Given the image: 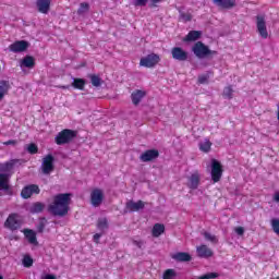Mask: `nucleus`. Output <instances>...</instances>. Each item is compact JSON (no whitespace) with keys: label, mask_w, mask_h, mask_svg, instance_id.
<instances>
[{"label":"nucleus","mask_w":279,"mask_h":279,"mask_svg":"<svg viewBox=\"0 0 279 279\" xmlns=\"http://www.w3.org/2000/svg\"><path fill=\"white\" fill-rule=\"evenodd\" d=\"M69 202H71L70 194H58L53 198V203L49 205L48 210L54 217H64L69 213Z\"/></svg>","instance_id":"1"},{"label":"nucleus","mask_w":279,"mask_h":279,"mask_svg":"<svg viewBox=\"0 0 279 279\" xmlns=\"http://www.w3.org/2000/svg\"><path fill=\"white\" fill-rule=\"evenodd\" d=\"M192 51L199 60H204V58H215L218 53L216 50H210V48L202 41L194 44Z\"/></svg>","instance_id":"2"},{"label":"nucleus","mask_w":279,"mask_h":279,"mask_svg":"<svg viewBox=\"0 0 279 279\" xmlns=\"http://www.w3.org/2000/svg\"><path fill=\"white\" fill-rule=\"evenodd\" d=\"M53 162H56V158L51 154L43 158L41 173H44V175H50L53 169H56Z\"/></svg>","instance_id":"3"},{"label":"nucleus","mask_w":279,"mask_h":279,"mask_svg":"<svg viewBox=\"0 0 279 279\" xmlns=\"http://www.w3.org/2000/svg\"><path fill=\"white\" fill-rule=\"evenodd\" d=\"M158 62H160V56L156 53H150L141 59L140 66H145L146 69H154V66H156Z\"/></svg>","instance_id":"4"},{"label":"nucleus","mask_w":279,"mask_h":279,"mask_svg":"<svg viewBox=\"0 0 279 279\" xmlns=\"http://www.w3.org/2000/svg\"><path fill=\"white\" fill-rule=\"evenodd\" d=\"M71 80L72 83L70 85H61L59 88H62L63 90H70L71 88H75V90H84V88H86V80L73 76Z\"/></svg>","instance_id":"5"},{"label":"nucleus","mask_w":279,"mask_h":279,"mask_svg":"<svg viewBox=\"0 0 279 279\" xmlns=\"http://www.w3.org/2000/svg\"><path fill=\"white\" fill-rule=\"evenodd\" d=\"M75 138H80V133L77 131L64 129L58 133L54 141H73Z\"/></svg>","instance_id":"6"},{"label":"nucleus","mask_w":279,"mask_h":279,"mask_svg":"<svg viewBox=\"0 0 279 279\" xmlns=\"http://www.w3.org/2000/svg\"><path fill=\"white\" fill-rule=\"evenodd\" d=\"M256 27H257V33L262 38L264 39L269 38V33L267 32V22L265 21L264 15L256 16Z\"/></svg>","instance_id":"7"},{"label":"nucleus","mask_w":279,"mask_h":279,"mask_svg":"<svg viewBox=\"0 0 279 279\" xmlns=\"http://www.w3.org/2000/svg\"><path fill=\"white\" fill-rule=\"evenodd\" d=\"M4 228H7V230H11L12 232H14V230H19L21 228L19 216L16 214L9 215L4 222Z\"/></svg>","instance_id":"8"},{"label":"nucleus","mask_w":279,"mask_h":279,"mask_svg":"<svg viewBox=\"0 0 279 279\" xmlns=\"http://www.w3.org/2000/svg\"><path fill=\"white\" fill-rule=\"evenodd\" d=\"M159 156L160 151H158V149H147L141 154L140 160L141 162H154V160H157Z\"/></svg>","instance_id":"9"},{"label":"nucleus","mask_w":279,"mask_h":279,"mask_svg":"<svg viewBox=\"0 0 279 279\" xmlns=\"http://www.w3.org/2000/svg\"><path fill=\"white\" fill-rule=\"evenodd\" d=\"M104 202V190L95 189L90 193V204L94 208H99Z\"/></svg>","instance_id":"10"},{"label":"nucleus","mask_w":279,"mask_h":279,"mask_svg":"<svg viewBox=\"0 0 279 279\" xmlns=\"http://www.w3.org/2000/svg\"><path fill=\"white\" fill-rule=\"evenodd\" d=\"M27 49H29V41L25 40H17L9 46V51H12V53H23Z\"/></svg>","instance_id":"11"},{"label":"nucleus","mask_w":279,"mask_h":279,"mask_svg":"<svg viewBox=\"0 0 279 279\" xmlns=\"http://www.w3.org/2000/svg\"><path fill=\"white\" fill-rule=\"evenodd\" d=\"M223 174V169H221V163L217 159L211 160V179L214 182H219L221 175Z\"/></svg>","instance_id":"12"},{"label":"nucleus","mask_w":279,"mask_h":279,"mask_svg":"<svg viewBox=\"0 0 279 279\" xmlns=\"http://www.w3.org/2000/svg\"><path fill=\"white\" fill-rule=\"evenodd\" d=\"M171 56L178 62H186L189 60V53L182 47H173L171 49Z\"/></svg>","instance_id":"13"},{"label":"nucleus","mask_w":279,"mask_h":279,"mask_svg":"<svg viewBox=\"0 0 279 279\" xmlns=\"http://www.w3.org/2000/svg\"><path fill=\"white\" fill-rule=\"evenodd\" d=\"M34 194L35 195L40 194V187H38V185L36 184L27 185L21 192V196L23 197V199H29V197H32V195Z\"/></svg>","instance_id":"14"},{"label":"nucleus","mask_w":279,"mask_h":279,"mask_svg":"<svg viewBox=\"0 0 279 279\" xmlns=\"http://www.w3.org/2000/svg\"><path fill=\"white\" fill-rule=\"evenodd\" d=\"M0 191H4L7 195H12L10 187V175L8 173H0Z\"/></svg>","instance_id":"15"},{"label":"nucleus","mask_w":279,"mask_h":279,"mask_svg":"<svg viewBox=\"0 0 279 279\" xmlns=\"http://www.w3.org/2000/svg\"><path fill=\"white\" fill-rule=\"evenodd\" d=\"M196 254L198 258H213L215 253L206 244H203L196 247Z\"/></svg>","instance_id":"16"},{"label":"nucleus","mask_w":279,"mask_h":279,"mask_svg":"<svg viewBox=\"0 0 279 279\" xmlns=\"http://www.w3.org/2000/svg\"><path fill=\"white\" fill-rule=\"evenodd\" d=\"M36 7L40 14H49L51 8V0H37Z\"/></svg>","instance_id":"17"},{"label":"nucleus","mask_w":279,"mask_h":279,"mask_svg":"<svg viewBox=\"0 0 279 279\" xmlns=\"http://www.w3.org/2000/svg\"><path fill=\"white\" fill-rule=\"evenodd\" d=\"M215 5L222 10H232L236 5V0H213Z\"/></svg>","instance_id":"18"},{"label":"nucleus","mask_w":279,"mask_h":279,"mask_svg":"<svg viewBox=\"0 0 279 279\" xmlns=\"http://www.w3.org/2000/svg\"><path fill=\"white\" fill-rule=\"evenodd\" d=\"M143 208H145V203L143 201H129L126 203V210H130V213H136L138 210H143Z\"/></svg>","instance_id":"19"},{"label":"nucleus","mask_w":279,"mask_h":279,"mask_svg":"<svg viewBox=\"0 0 279 279\" xmlns=\"http://www.w3.org/2000/svg\"><path fill=\"white\" fill-rule=\"evenodd\" d=\"M146 95H147V94L145 93V90L135 89V90L131 94L132 104H133L134 106H138V104H141V101H143V98H144Z\"/></svg>","instance_id":"20"},{"label":"nucleus","mask_w":279,"mask_h":279,"mask_svg":"<svg viewBox=\"0 0 279 279\" xmlns=\"http://www.w3.org/2000/svg\"><path fill=\"white\" fill-rule=\"evenodd\" d=\"M202 38V31H190L189 34L184 37V43H195Z\"/></svg>","instance_id":"21"},{"label":"nucleus","mask_w":279,"mask_h":279,"mask_svg":"<svg viewBox=\"0 0 279 279\" xmlns=\"http://www.w3.org/2000/svg\"><path fill=\"white\" fill-rule=\"evenodd\" d=\"M173 260H178L179 263H190L192 260L191 254L179 252L172 255Z\"/></svg>","instance_id":"22"},{"label":"nucleus","mask_w":279,"mask_h":279,"mask_svg":"<svg viewBox=\"0 0 279 279\" xmlns=\"http://www.w3.org/2000/svg\"><path fill=\"white\" fill-rule=\"evenodd\" d=\"M187 186H189V189H192V191H195L199 186V174L198 173H193L189 178Z\"/></svg>","instance_id":"23"},{"label":"nucleus","mask_w":279,"mask_h":279,"mask_svg":"<svg viewBox=\"0 0 279 279\" xmlns=\"http://www.w3.org/2000/svg\"><path fill=\"white\" fill-rule=\"evenodd\" d=\"M24 235L32 245H36V243H38V240L36 239V232H34V230L25 229Z\"/></svg>","instance_id":"24"},{"label":"nucleus","mask_w":279,"mask_h":279,"mask_svg":"<svg viewBox=\"0 0 279 279\" xmlns=\"http://www.w3.org/2000/svg\"><path fill=\"white\" fill-rule=\"evenodd\" d=\"M29 210L32 215H38L39 213H43L45 210V204L40 202H36L31 206Z\"/></svg>","instance_id":"25"},{"label":"nucleus","mask_w":279,"mask_h":279,"mask_svg":"<svg viewBox=\"0 0 279 279\" xmlns=\"http://www.w3.org/2000/svg\"><path fill=\"white\" fill-rule=\"evenodd\" d=\"M22 66H25L26 69H34V66H36V61L34 60V57L26 56L22 60Z\"/></svg>","instance_id":"26"},{"label":"nucleus","mask_w":279,"mask_h":279,"mask_svg":"<svg viewBox=\"0 0 279 279\" xmlns=\"http://www.w3.org/2000/svg\"><path fill=\"white\" fill-rule=\"evenodd\" d=\"M88 77L90 80V84L95 87V88H99V86H101V84H104V81L101 80V77H99V75L96 74H88Z\"/></svg>","instance_id":"27"},{"label":"nucleus","mask_w":279,"mask_h":279,"mask_svg":"<svg viewBox=\"0 0 279 279\" xmlns=\"http://www.w3.org/2000/svg\"><path fill=\"white\" fill-rule=\"evenodd\" d=\"M8 90H10V82L1 81L0 82V99H3L5 97V95L8 94Z\"/></svg>","instance_id":"28"},{"label":"nucleus","mask_w":279,"mask_h":279,"mask_svg":"<svg viewBox=\"0 0 279 279\" xmlns=\"http://www.w3.org/2000/svg\"><path fill=\"white\" fill-rule=\"evenodd\" d=\"M165 233V225L156 223L153 227V236L158 238Z\"/></svg>","instance_id":"29"},{"label":"nucleus","mask_w":279,"mask_h":279,"mask_svg":"<svg viewBox=\"0 0 279 279\" xmlns=\"http://www.w3.org/2000/svg\"><path fill=\"white\" fill-rule=\"evenodd\" d=\"M97 228L98 230H100V232H105V230H108V219L107 218L98 219Z\"/></svg>","instance_id":"30"},{"label":"nucleus","mask_w":279,"mask_h":279,"mask_svg":"<svg viewBox=\"0 0 279 279\" xmlns=\"http://www.w3.org/2000/svg\"><path fill=\"white\" fill-rule=\"evenodd\" d=\"M234 95V89H232V86H227L223 88L222 97L225 99H232Z\"/></svg>","instance_id":"31"},{"label":"nucleus","mask_w":279,"mask_h":279,"mask_svg":"<svg viewBox=\"0 0 279 279\" xmlns=\"http://www.w3.org/2000/svg\"><path fill=\"white\" fill-rule=\"evenodd\" d=\"M210 147H213V143H210V141L199 143V149L201 151H205V154H208V151H210Z\"/></svg>","instance_id":"32"},{"label":"nucleus","mask_w":279,"mask_h":279,"mask_svg":"<svg viewBox=\"0 0 279 279\" xmlns=\"http://www.w3.org/2000/svg\"><path fill=\"white\" fill-rule=\"evenodd\" d=\"M203 236H205V240L209 241V243H219V239H217L216 235H213L210 232H203Z\"/></svg>","instance_id":"33"},{"label":"nucleus","mask_w":279,"mask_h":279,"mask_svg":"<svg viewBox=\"0 0 279 279\" xmlns=\"http://www.w3.org/2000/svg\"><path fill=\"white\" fill-rule=\"evenodd\" d=\"M88 10H90V4H88V2H82L77 10V14H85Z\"/></svg>","instance_id":"34"},{"label":"nucleus","mask_w":279,"mask_h":279,"mask_svg":"<svg viewBox=\"0 0 279 279\" xmlns=\"http://www.w3.org/2000/svg\"><path fill=\"white\" fill-rule=\"evenodd\" d=\"M47 227V218H41L37 225V232H45V228Z\"/></svg>","instance_id":"35"},{"label":"nucleus","mask_w":279,"mask_h":279,"mask_svg":"<svg viewBox=\"0 0 279 279\" xmlns=\"http://www.w3.org/2000/svg\"><path fill=\"white\" fill-rule=\"evenodd\" d=\"M22 265L26 268H29L32 265H34V259L31 256L25 255L22 260Z\"/></svg>","instance_id":"36"},{"label":"nucleus","mask_w":279,"mask_h":279,"mask_svg":"<svg viewBox=\"0 0 279 279\" xmlns=\"http://www.w3.org/2000/svg\"><path fill=\"white\" fill-rule=\"evenodd\" d=\"M14 167V163L12 162H5L0 165V171H2L3 173L8 172V171H12Z\"/></svg>","instance_id":"37"},{"label":"nucleus","mask_w":279,"mask_h":279,"mask_svg":"<svg viewBox=\"0 0 279 279\" xmlns=\"http://www.w3.org/2000/svg\"><path fill=\"white\" fill-rule=\"evenodd\" d=\"M271 228H272L275 234H277L279 236V219L278 218H274L271 220Z\"/></svg>","instance_id":"38"},{"label":"nucleus","mask_w":279,"mask_h":279,"mask_svg":"<svg viewBox=\"0 0 279 279\" xmlns=\"http://www.w3.org/2000/svg\"><path fill=\"white\" fill-rule=\"evenodd\" d=\"M175 270L173 269H167L165 272H163V279H175Z\"/></svg>","instance_id":"39"},{"label":"nucleus","mask_w":279,"mask_h":279,"mask_svg":"<svg viewBox=\"0 0 279 279\" xmlns=\"http://www.w3.org/2000/svg\"><path fill=\"white\" fill-rule=\"evenodd\" d=\"M208 80H210V73L202 74L198 76V84H208Z\"/></svg>","instance_id":"40"},{"label":"nucleus","mask_w":279,"mask_h":279,"mask_svg":"<svg viewBox=\"0 0 279 279\" xmlns=\"http://www.w3.org/2000/svg\"><path fill=\"white\" fill-rule=\"evenodd\" d=\"M217 278H219V274L217 272H208L198 277V279H217Z\"/></svg>","instance_id":"41"},{"label":"nucleus","mask_w":279,"mask_h":279,"mask_svg":"<svg viewBox=\"0 0 279 279\" xmlns=\"http://www.w3.org/2000/svg\"><path fill=\"white\" fill-rule=\"evenodd\" d=\"M147 1L149 0H134L135 8H145L147 5Z\"/></svg>","instance_id":"42"},{"label":"nucleus","mask_w":279,"mask_h":279,"mask_svg":"<svg viewBox=\"0 0 279 279\" xmlns=\"http://www.w3.org/2000/svg\"><path fill=\"white\" fill-rule=\"evenodd\" d=\"M28 154H38V146L36 144H31L27 147Z\"/></svg>","instance_id":"43"},{"label":"nucleus","mask_w":279,"mask_h":279,"mask_svg":"<svg viewBox=\"0 0 279 279\" xmlns=\"http://www.w3.org/2000/svg\"><path fill=\"white\" fill-rule=\"evenodd\" d=\"M181 19L189 23V21H193V15L191 13H181Z\"/></svg>","instance_id":"44"},{"label":"nucleus","mask_w":279,"mask_h":279,"mask_svg":"<svg viewBox=\"0 0 279 279\" xmlns=\"http://www.w3.org/2000/svg\"><path fill=\"white\" fill-rule=\"evenodd\" d=\"M235 232L239 234V236H243L245 234V229L243 227L235 228Z\"/></svg>","instance_id":"45"},{"label":"nucleus","mask_w":279,"mask_h":279,"mask_svg":"<svg viewBox=\"0 0 279 279\" xmlns=\"http://www.w3.org/2000/svg\"><path fill=\"white\" fill-rule=\"evenodd\" d=\"M101 236H102V233H96V234H94V242H95V243H99V240L101 239Z\"/></svg>","instance_id":"46"},{"label":"nucleus","mask_w":279,"mask_h":279,"mask_svg":"<svg viewBox=\"0 0 279 279\" xmlns=\"http://www.w3.org/2000/svg\"><path fill=\"white\" fill-rule=\"evenodd\" d=\"M133 245H136V247H138L141 250V247H143V241H133Z\"/></svg>","instance_id":"47"},{"label":"nucleus","mask_w":279,"mask_h":279,"mask_svg":"<svg viewBox=\"0 0 279 279\" xmlns=\"http://www.w3.org/2000/svg\"><path fill=\"white\" fill-rule=\"evenodd\" d=\"M160 1L162 0H150L151 4L149 5V8H156V3H160Z\"/></svg>","instance_id":"48"},{"label":"nucleus","mask_w":279,"mask_h":279,"mask_svg":"<svg viewBox=\"0 0 279 279\" xmlns=\"http://www.w3.org/2000/svg\"><path fill=\"white\" fill-rule=\"evenodd\" d=\"M43 279H58L56 275H46Z\"/></svg>","instance_id":"49"},{"label":"nucleus","mask_w":279,"mask_h":279,"mask_svg":"<svg viewBox=\"0 0 279 279\" xmlns=\"http://www.w3.org/2000/svg\"><path fill=\"white\" fill-rule=\"evenodd\" d=\"M16 142L14 141H7V142H3V145H15Z\"/></svg>","instance_id":"50"},{"label":"nucleus","mask_w":279,"mask_h":279,"mask_svg":"<svg viewBox=\"0 0 279 279\" xmlns=\"http://www.w3.org/2000/svg\"><path fill=\"white\" fill-rule=\"evenodd\" d=\"M69 143V141H57V145H64Z\"/></svg>","instance_id":"51"},{"label":"nucleus","mask_w":279,"mask_h":279,"mask_svg":"<svg viewBox=\"0 0 279 279\" xmlns=\"http://www.w3.org/2000/svg\"><path fill=\"white\" fill-rule=\"evenodd\" d=\"M275 202H279V192L275 194Z\"/></svg>","instance_id":"52"},{"label":"nucleus","mask_w":279,"mask_h":279,"mask_svg":"<svg viewBox=\"0 0 279 279\" xmlns=\"http://www.w3.org/2000/svg\"><path fill=\"white\" fill-rule=\"evenodd\" d=\"M0 279H3V276L0 275Z\"/></svg>","instance_id":"53"}]
</instances>
